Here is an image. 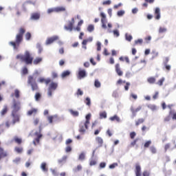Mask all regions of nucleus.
<instances>
[{"label": "nucleus", "mask_w": 176, "mask_h": 176, "mask_svg": "<svg viewBox=\"0 0 176 176\" xmlns=\"http://www.w3.org/2000/svg\"><path fill=\"white\" fill-rule=\"evenodd\" d=\"M16 60H21V61L25 63L26 65H31L32 63L34 65H38V64L42 61V58H36L34 60V57L31 56V53L28 50H26L24 54H20L16 55Z\"/></svg>", "instance_id": "obj_1"}, {"label": "nucleus", "mask_w": 176, "mask_h": 176, "mask_svg": "<svg viewBox=\"0 0 176 176\" xmlns=\"http://www.w3.org/2000/svg\"><path fill=\"white\" fill-rule=\"evenodd\" d=\"M12 104V124L14 126L16 123H19V122H20V115L17 114V112L20 111V106L21 105V102H20V101H16V99H13Z\"/></svg>", "instance_id": "obj_2"}, {"label": "nucleus", "mask_w": 176, "mask_h": 176, "mask_svg": "<svg viewBox=\"0 0 176 176\" xmlns=\"http://www.w3.org/2000/svg\"><path fill=\"white\" fill-rule=\"evenodd\" d=\"M25 33V30H24L22 28H20L19 34H16V36L15 42L10 41L9 43V45H10V46L13 47L14 50H19V46H20V44L23 41V35H24Z\"/></svg>", "instance_id": "obj_3"}, {"label": "nucleus", "mask_w": 176, "mask_h": 176, "mask_svg": "<svg viewBox=\"0 0 176 176\" xmlns=\"http://www.w3.org/2000/svg\"><path fill=\"white\" fill-rule=\"evenodd\" d=\"M35 75H39V72L35 70L33 76H29L28 83L32 87V91L38 90V84H36V77H34Z\"/></svg>", "instance_id": "obj_4"}, {"label": "nucleus", "mask_w": 176, "mask_h": 176, "mask_svg": "<svg viewBox=\"0 0 176 176\" xmlns=\"http://www.w3.org/2000/svg\"><path fill=\"white\" fill-rule=\"evenodd\" d=\"M42 131V126L40 125L38 127V131H36L34 135H35L36 138L34 139L32 141V144L34 145V146H36V145H39L41 142V138H42V133L41 132Z\"/></svg>", "instance_id": "obj_5"}, {"label": "nucleus", "mask_w": 176, "mask_h": 176, "mask_svg": "<svg viewBox=\"0 0 176 176\" xmlns=\"http://www.w3.org/2000/svg\"><path fill=\"white\" fill-rule=\"evenodd\" d=\"M58 87V84L54 82H52L49 85L48 89L47 90V96L49 98H52L53 93L56 91Z\"/></svg>", "instance_id": "obj_6"}, {"label": "nucleus", "mask_w": 176, "mask_h": 176, "mask_svg": "<svg viewBox=\"0 0 176 176\" xmlns=\"http://www.w3.org/2000/svg\"><path fill=\"white\" fill-rule=\"evenodd\" d=\"M68 25H65L64 26V30L65 31H69V32H72L74 30V24H75V19L72 18L71 21H68Z\"/></svg>", "instance_id": "obj_7"}, {"label": "nucleus", "mask_w": 176, "mask_h": 176, "mask_svg": "<svg viewBox=\"0 0 176 176\" xmlns=\"http://www.w3.org/2000/svg\"><path fill=\"white\" fill-rule=\"evenodd\" d=\"M58 39H60V36H58L57 35L50 37V38H47V40L45 41V45H46V46H49V45H52V43L56 42V41H58Z\"/></svg>", "instance_id": "obj_8"}, {"label": "nucleus", "mask_w": 176, "mask_h": 176, "mask_svg": "<svg viewBox=\"0 0 176 176\" xmlns=\"http://www.w3.org/2000/svg\"><path fill=\"white\" fill-rule=\"evenodd\" d=\"M87 129H89V124H86L85 122H81L80 124L79 133H80V134H85Z\"/></svg>", "instance_id": "obj_9"}, {"label": "nucleus", "mask_w": 176, "mask_h": 176, "mask_svg": "<svg viewBox=\"0 0 176 176\" xmlns=\"http://www.w3.org/2000/svg\"><path fill=\"white\" fill-rule=\"evenodd\" d=\"M41 19V13L39 12H33L30 15V20L33 21H38Z\"/></svg>", "instance_id": "obj_10"}, {"label": "nucleus", "mask_w": 176, "mask_h": 176, "mask_svg": "<svg viewBox=\"0 0 176 176\" xmlns=\"http://www.w3.org/2000/svg\"><path fill=\"white\" fill-rule=\"evenodd\" d=\"M142 109V107L141 106H139L138 108L135 109V110L134 109L133 107H131V111L132 112L131 119H134V118L137 116V112H140V111H141Z\"/></svg>", "instance_id": "obj_11"}, {"label": "nucleus", "mask_w": 176, "mask_h": 176, "mask_svg": "<svg viewBox=\"0 0 176 176\" xmlns=\"http://www.w3.org/2000/svg\"><path fill=\"white\" fill-rule=\"evenodd\" d=\"M87 76V74L86 73V70L79 69L78 70V79H84V78H86Z\"/></svg>", "instance_id": "obj_12"}, {"label": "nucleus", "mask_w": 176, "mask_h": 176, "mask_svg": "<svg viewBox=\"0 0 176 176\" xmlns=\"http://www.w3.org/2000/svg\"><path fill=\"white\" fill-rule=\"evenodd\" d=\"M116 72L118 75V76H122L123 75V72L120 69V65L117 63L115 66Z\"/></svg>", "instance_id": "obj_13"}, {"label": "nucleus", "mask_w": 176, "mask_h": 176, "mask_svg": "<svg viewBox=\"0 0 176 176\" xmlns=\"http://www.w3.org/2000/svg\"><path fill=\"white\" fill-rule=\"evenodd\" d=\"M154 14L155 16V20H160V8H156L155 10Z\"/></svg>", "instance_id": "obj_14"}, {"label": "nucleus", "mask_w": 176, "mask_h": 176, "mask_svg": "<svg viewBox=\"0 0 176 176\" xmlns=\"http://www.w3.org/2000/svg\"><path fill=\"white\" fill-rule=\"evenodd\" d=\"M8 156V151H3V148L0 147V160H2L3 157H6Z\"/></svg>", "instance_id": "obj_15"}, {"label": "nucleus", "mask_w": 176, "mask_h": 176, "mask_svg": "<svg viewBox=\"0 0 176 176\" xmlns=\"http://www.w3.org/2000/svg\"><path fill=\"white\" fill-rule=\"evenodd\" d=\"M109 120L111 122H115V120H116L118 123H120V122H122V120H120V118H119L118 115H114L113 116L110 117Z\"/></svg>", "instance_id": "obj_16"}, {"label": "nucleus", "mask_w": 176, "mask_h": 176, "mask_svg": "<svg viewBox=\"0 0 176 176\" xmlns=\"http://www.w3.org/2000/svg\"><path fill=\"white\" fill-rule=\"evenodd\" d=\"M68 111L72 115V116H74V118H78V116H79V111H74L72 109H69Z\"/></svg>", "instance_id": "obj_17"}, {"label": "nucleus", "mask_w": 176, "mask_h": 176, "mask_svg": "<svg viewBox=\"0 0 176 176\" xmlns=\"http://www.w3.org/2000/svg\"><path fill=\"white\" fill-rule=\"evenodd\" d=\"M135 173L136 176H141V166L140 164H136Z\"/></svg>", "instance_id": "obj_18"}, {"label": "nucleus", "mask_w": 176, "mask_h": 176, "mask_svg": "<svg viewBox=\"0 0 176 176\" xmlns=\"http://www.w3.org/2000/svg\"><path fill=\"white\" fill-rule=\"evenodd\" d=\"M109 33L113 32V36H116V38H119V36H120V33L119 32V30L118 29H115L113 31L111 30H108Z\"/></svg>", "instance_id": "obj_19"}, {"label": "nucleus", "mask_w": 176, "mask_h": 176, "mask_svg": "<svg viewBox=\"0 0 176 176\" xmlns=\"http://www.w3.org/2000/svg\"><path fill=\"white\" fill-rule=\"evenodd\" d=\"M36 47L38 49V54H41L43 52V48L42 47V44L41 43H37L36 44Z\"/></svg>", "instance_id": "obj_20"}, {"label": "nucleus", "mask_w": 176, "mask_h": 176, "mask_svg": "<svg viewBox=\"0 0 176 176\" xmlns=\"http://www.w3.org/2000/svg\"><path fill=\"white\" fill-rule=\"evenodd\" d=\"M11 97H15V98H20V91L15 89L14 93L11 94Z\"/></svg>", "instance_id": "obj_21"}, {"label": "nucleus", "mask_w": 176, "mask_h": 176, "mask_svg": "<svg viewBox=\"0 0 176 176\" xmlns=\"http://www.w3.org/2000/svg\"><path fill=\"white\" fill-rule=\"evenodd\" d=\"M96 141L98 144L99 146H102V144H104V140H102V138L101 137H96Z\"/></svg>", "instance_id": "obj_22"}, {"label": "nucleus", "mask_w": 176, "mask_h": 176, "mask_svg": "<svg viewBox=\"0 0 176 176\" xmlns=\"http://www.w3.org/2000/svg\"><path fill=\"white\" fill-rule=\"evenodd\" d=\"M36 112H38L37 109H32L28 111L27 115L28 116H31V115H36Z\"/></svg>", "instance_id": "obj_23"}, {"label": "nucleus", "mask_w": 176, "mask_h": 176, "mask_svg": "<svg viewBox=\"0 0 176 176\" xmlns=\"http://www.w3.org/2000/svg\"><path fill=\"white\" fill-rule=\"evenodd\" d=\"M58 116L57 114H55L54 116H50L47 117V120L50 123V124H52V123H53V119H57Z\"/></svg>", "instance_id": "obj_24"}, {"label": "nucleus", "mask_w": 176, "mask_h": 176, "mask_svg": "<svg viewBox=\"0 0 176 176\" xmlns=\"http://www.w3.org/2000/svg\"><path fill=\"white\" fill-rule=\"evenodd\" d=\"M91 118V113H88L86 116H85V121H82L84 123H85V124H90V118Z\"/></svg>", "instance_id": "obj_25"}, {"label": "nucleus", "mask_w": 176, "mask_h": 176, "mask_svg": "<svg viewBox=\"0 0 176 176\" xmlns=\"http://www.w3.org/2000/svg\"><path fill=\"white\" fill-rule=\"evenodd\" d=\"M100 17L101 19V23H107V15L104 12H100Z\"/></svg>", "instance_id": "obj_26"}, {"label": "nucleus", "mask_w": 176, "mask_h": 176, "mask_svg": "<svg viewBox=\"0 0 176 176\" xmlns=\"http://www.w3.org/2000/svg\"><path fill=\"white\" fill-rule=\"evenodd\" d=\"M69 75H71V72L66 70L61 74V78L64 79V78H67V76H69Z\"/></svg>", "instance_id": "obj_27"}, {"label": "nucleus", "mask_w": 176, "mask_h": 176, "mask_svg": "<svg viewBox=\"0 0 176 176\" xmlns=\"http://www.w3.org/2000/svg\"><path fill=\"white\" fill-rule=\"evenodd\" d=\"M60 12H65V7L60 6V7H56L55 8V12L58 13Z\"/></svg>", "instance_id": "obj_28"}, {"label": "nucleus", "mask_w": 176, "mask_h": 176, "mask_svg": "<svg viewBox=\"0 0 176 176\" xmlns=\"http://www.w3.org/2000/svg\"><path fill=\"white\" fill-rule=\"evenodd\" d=\"M86 157V153L85 152H82L78 156V160L80 162H83Z\"/></svg>", "instance_id": "obj_29"}, {"label": "nucleus", "mask_w": 176, "mask_h": 176, "mask_svg": "<svg viewBox=\"0 0 176 176\" xmlns=\"http://www.w3.org/2000/svg\"><path fill=\"white\" fill-rule=\"evenodd\" d=\"M8 112V105H4L3 109L1 111V116H3L4 115H6Z\"/></svg>", "instance_id": "obj_30"}, {"label": "nucleus", "mask_w": 176, "mask_h": 176, "mask_svg": "<svg viewBox=\"0 0 176 176\" xmlns=\"http://www.w3.org/2000/svg\"><path fill=\"white\" fill-rule=\"evenodd\" d=\"M164 80H166V78L162 77L160 78L158 82L155 83V85H157L158 86H163V83H164Z\"/></svg>", "instance_id": "obj_31"}, {"label": "nucleus", "mask_w": 176, "mask_h": 176, "mask_svg": "<svg viewBox=\"0 0 176 176\" xmlns=\"http://www.w3.org/2000/svg\"><path fill=\"white\" fill-rule=\"evenodd\" d=\"M41 168L43 173H47V168H46V162H43L41 165Z\"/></svg>", "instance_id": "obj_32"}, {"label": "nucleus", "mask_w": 176, "mask_h": 176, "mask_svg": "<svg viewBox=\"0 0 176 176\" xmlns=\"http://www.w3.org/2000/svg\"><path fill=\"white\" fill-rule=\"evenodd\" d=\"M94 86L95 87H96V89H100V87H101V82H100V80H98V79L95 80Z\"/></svg>", "instance_id": "obj_33"}, {"label": "nucleus", "mask_w": 176, "mask_h": 176, "mask_svg": "<svg viewBox=\"0 0 176 176\" xmlns=\"http://www.w3.org/2000/svg\"><path fill=\"white\" fill-rule=\"evenodd\" d=\"M125 39L127 41V42H130L131 41H133V36H131V34H129V33H126Z\"/></svg>", "instance_id": "obj_34"}, {"label": "nucleus", "mask_w": 176, "mask_h": 176, "mask_svg": "<svg viewBox=\"0 0 176 176\" xmlns=\"http://www.w3.org/2000/svg\"><path fill=\"white\" fill-rule=\"evenodd\" d=\"M147 82L151 85H153V83H155L156 82V78H155L154 77H150L147 79Z\"/></svg>", "instance_id": "obj_35"}, {"label": "nucleus", "mask_w": 176, "mask_h": 176, "mask_svg": "<svg viewBox=\"0 0 176 176\" xmlns=\"http://www.w3.org/2000/svg\"><path fill=\"white\" fill-rule=\"evenodd\" d=\"M150 151L153 155L157 153V149H156V147H155V146H150Z\"/></svg>", "instance_id": "obj_36"}, {"label": "nucleus", "mask_w": 176, "mask_h": 176, "mask_svg": "<svg viewBox=\"0 0 176 176\" xmlns=\"http://www.w3.org/2000/svg\"><path fill=\"white\" fill-rule=\"evenodd\" d=\"M100 119H107V111L100 113Z\"/></svg>", "instance_id": "obj_37"}, {"label": "nucleus", "mask_w": 176, "mask_h": 176, "mask_svg": "<svg viewBox=\"0 0 176 176\" xmlns=\"http://www.w3.org/2000/svg\"><path fill=\"white\" fill-rule=\"evenodd\" d=\"M85 103L86 104V105H87V107H90V105H91V100L90 99V98H86Z\"/></svg>", "instance_id": "obj_38"}, {"label": "nucleus", "mask_w": 176, "mask_h": 176, "mask_svg": "<svg viewBox=\"0 0 176 176\" xmlns=\"http://www.w3.org/2000/svg\"><path fill=\"white\" fill-rule=\"evenodd\" d=\"M124 13H126V12L123 10H121L120 11H118L117 16L118 17H123V16H124Z\"/></svg>", "instance_id": "obj_39"}, {"label": "nucleus", "mask_w": 176, "mask_h": 176, "mask_svg": "<svg viewBox=\"0 0 176 176\" xmlns=\"http://www.w3.org/2000/svg\"><path fill=\"white\" fill-rule=\"evenodd\" d=\"M88 32H93L94 31V25H89L87 27Z\"/></svg>", "instance_id": "obj_40"}, {"label": "nucleus", "mask_w": 176, "mask_h": 176, "mask_svg": "<svg viewBox=\"0 0 176 176\" xmlns=\"http://www.w3.org/2000/svg\"><path fill=\"white\" fill-rule=\"evenodd\" d=\"M144 122H145V120H144V118H140L135 122V125L140 126V124H141L142 123H144Z\"/></svg>", "instance_id": "obj_41"}, {"label": "nucleus", "mask_w": 176, "mask_h": 176, "mask_svg": "<svg viewBox=\"0 0 176 176\" xmlns=\"http://www.w3.org/2000/svg\"><path fill=\"white\" fill-rule=\"evenodd\" d=\"M118 163L115 162L110 164L109 166V168H110V170H113V168H115L116 167H118Z\"/></svg>", "instance_id": "obj_42"}, {"label": "nucleus", "mask_w": 176, "mask_h": 176, "mask_svg": "<svg viewBox=\"0 0 176 176\" xmlns=\"http://www.w3.org/2000/svg\"><path fill=\"white\" fill-rule=\"evenodd\" d=\"M167 32V29L166 28L160 27L159 29V34H163Z\"/></svg>", "instance_id": "obj_43"}, {"label": "nucleus", "mask_w": 176, "mask_h": 176, "mask_svg": "<svg viewBox=\"0 0 176 176\" xmlns=\"http://www.w3.org/2000/svg\"><path fill=\"white\" fill-rule=\"evenodd\" d=\"M143 42H144V40L142 38H139V39L135 41V45H138V44L142 45Z\"/></svg>", "instance_id": "obj_44"}, {"label": "nucleus", "mask_w": 176, "mask_h": 176, "mask_svg": "<svg viewBox=\"0 0 176 176\" xmlns=\"http://www.w3.org/2000/svg\"><path fill=\"white\" fill-rule=\"evenodd\" d=\"M54 12H56V8H49V9L47 10V14H50L51 13H54Z\"/></svg>", "instance_id": "obj_45"}, {"label": "nucleus", "mask_w": 176, "mask_h": 176, "mask_svg": "<svg viewBox=\"0 0 176 176\" xmlns=\"http://www.w3.org/2000/svg\"><path fill=\"white\" fill-rule=\"evenodd\" d=\"M96 46H97V51L101 52V42L97 41L96 42Z\"/></svg>", "instance_id": "obj_46"}, {"label": "nucleus", "mask_w": 176, "mask_h": 176, "mask_svg": "<svg viewBox=\"0 0 176 176\" xmlns=\"http://www.w3.org/2000/svg\"><path fill=\"white\" fill-rule=\"evenodd\" d=\"M41 95L40 93H36L34 96V98L36 101H39V100L41 99Z\"/></svg>", "instance_id": "obj_47"}, {"label": "nucleus", "mask_w": 176, "mask_h": 176, "mask_svg": "<svg viewBox=\"0 0 176 176\" xmlns=\"http://www.w3.org/2000/svg\"><path fill=\"white\" fill-rule=\"evenodd\" d=\"M151 144H152V141L148 140L144 143V148H149Z\"/></svg>", "instance_id": "obj_48"}, {"label": "nucleus", "mask_w": 176, "mask_h": 176, "mask_svg": "<svg viewBox=\"0 0 176 176\" xmlns=\"http://www.w3.org/2000/svg\"><path fill=\"white\" fill-rule=\"evenodd\" d=\"M21 158H20V157H16V158H15L14 160H13V163H14L15 164H19V163H20V162H21Z\"/></svg>", "instance_id": "obj_49"}, {"label": "nucleus", "mask_w": 176, "mask_h": 176, "mask_svg": "<svg viewBox=\"0 0 176 176\" xmlns=\"http://www.w3.org/2000/svg\"><path fill=\"white\" fill-rule=\"evenodd\" d=\"M82 170V165H78L76 168L73 169L74 173H77V171H80Z\"/></svg>", "instance_id": "obj_50"}, {"label": "nucleus", "mask_w": 176, "mask_h": 176, "mask_svg": "<svg viewBox=\"0 0 176 176\" xmlns=\"http://www.w3.org/2000/svg\"><path fill=\"white\" fill-rule=\"evenodd\" d=\"M14 151H15V152H16L17 153H21V152H23V148L15 147Z\"/></svg>", "instance_id": "obj_51"}, {"label": "nucleus", "mask_w": 176, "mask_h": 176, "mask_svg": "<svg viewBox=\"0 0 176 176\" xmlns=\"http://www.w3.org/2000/svg\"><path fill=\"white\" fill-rule=\"evenodd\" d=\"M76 96H83V91H82L80 89H78L77 90V92H76Z\"/></svg>", "instance_id": "obj_52"}, {"label": "nucleus", "mask_w": 176, "mask_h": 176, "mask_svg": "<svg viewBox=\"0 0 176 176\" xmlns=\"http://www.w3.org/2000/svg\"><path fill=\"white\" fill-rule=\"evenodd\" d=\"M113 97L114 98H119V94L118 93V91H114L112 94Z\"/></svg>", "instance_id": "obj_53"}, {"label": "nucleus", "mask_w": 176, "mask_h": 176, "mask_svg": "<svg viewBox=\"0 0 176 176\" xmlns=\"http://www.w3.org/2000/svg\"><path fill=\"white\" fill-rule=\"evenodd\" d=\"M14 140L15 142H16V144H21L22 140L21 138H19L18 137H15Z\"/></svg>", "instance_id": "obj_54"}, {"label": "nucleus", "mask_w": 176, "mask_h": 176, "mask_svg": "<svg viewBox=\"0 0 176 176\" xmlns=\"http://www.w3.org/2000/svg\"><path fill=\"white\" fill-rule=\"evenodd\" d=\"M168 61H170V58L168 57H166L163 61V65L168 64Z\"/></svg>", "instance_id": "obj_55"}, {"label": "nucleus", "mask_w": 176, "mask_h": 176, "mask_svg": "<svg viewBox=\"0 0 176 176\" xmlns=\"http://www.w3.org/2000/svg\"><path fill=\"white\" fill-rule=\"evenodd\" d=\"M67 155H64L61 159L58 160V163H63V162H65L67 160Z\"/></svg>", "instance_id": "obj_56"}, {"label": "nucleus", "mask_w": 176, "mask_h": 176, "mask_svg": "<svg viewBox=\"0 0 176 176\" xmlns=\"http://www.w3.org/2000/svg\"><path fill=\"white\" fill-rule=\"evenodd\" d=\"M25 38H26V41H30V39H31V33L30 32L26 33Z\"/></svg>", "instance_id": "obj_57"}, {"label": "nucleus", "mask_w": 176, "mask_h": 176, "mask_svg": "<svg viewBox=\"0 0 176 176\" xmlns=\"http://www.w3.org/2000/svg\"><path fill=\"white\" fill-rule=\"evenodd\" d=\"M99 166H100V168H105V167H107V163H105V162H100Z\"/></svg>", "instance_id": "obj_58"}, {"label": "nucleus", "mask_w": 176, "mask_h": 176, "mask_svg": "<svg viewBox=\"0 0 176 176\" xmlns=\"http://www.w3.org/2000/svg\"><path fill=\"white\" fill-rule=\"evenodd\" d=\"M50 171H52V173L54 176H58V173H57V171H56V170L51 168Z\"/></svg>", "instance_id": "obj_59"}, {"label": "nucleus", "mask_w": 176, "mask_h": 176, "mask_svg": "<svg viewBox=\"0 0 176 176\" xmlns=\"http://www.w3.org/2000/svg\"><path fill=\"white\" fill-rule=\"evenodd\" d=\"M52 76L54 79H56L58 76V74L56 72H52Z\"/></svg>", "instance_id": "obj_60"}, {"label": "nucleus", "mask_w": 176, "mask_h": 176, "mask_svg": "<svg viewBox=\"0 0 176 176\" xmlns=\"http://www.w3.org/2000/svg\"><path fill=\"white\" fill-rule=\"evenodd\" d=\"M164 67L166 71H170L171 69V65H164Z\"/></svg>", "instance_id": "obj_61"}, {"label": "nucleus", "mask_w": 176, "mask_h": 176, "mask_svg": "<svg viewBox=\"0 0 176 176\" xmlns=\"http://www.w3.org/2000/svg\"><path fill=\"white\" fill-rule=\"evenodd\" d=\"M112 3V1L111 0L104 1L102 3V5H111Z\"/></svg>", "instance_id": "obj_62"}, {"label": "nucleus", "mask_w": 176, "mask_h": 176, "mask_svg": "<svg viewBox=\"0 0 176 176\" xmlns=\"http://www.w3.org/2000/svg\"><path fill=\"white\" fill-rule=\"evenodd\" d=\"M126 78H131L133 76V74L130 72H127L125 74Z\"/></svg>", "instance_id": "obj_63"}, {"label": "nucleus", "mask_w": 176, "mask_h": 176, "mask_svg": "<svg viewBox=\"0 0 176 176\" xmlns=\"http://www.w3.org/2000/svg\"><path fill=\"white\" fill-rule=\"evenodd\" d=\"M135 135H137V133H135V132H131L130 133V138H131V140L134 139Z\"/></svg>", "instance_id": "obj_64"}]
</instances>
